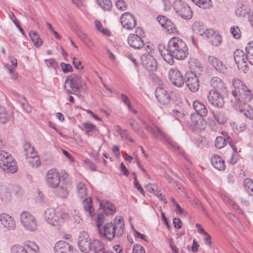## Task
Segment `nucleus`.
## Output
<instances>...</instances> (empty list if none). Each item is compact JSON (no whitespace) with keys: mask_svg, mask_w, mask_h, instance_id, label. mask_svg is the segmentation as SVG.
I'll return each instance as SVG.
<instances>
[{"mask_svg":"<svg viewBox=\"0 0 253 253\" xmlns=\"http://www.w3.org/2000/svg\"><path fill=\"white\" fill-rule=\"evenodd\" d=\"M158 48L164 59L171 65L174 64V58L177 60H183L188 54V46L179 38H171L167 45L160 44Z\"/></svg>","mask_w":253,"mask_h":253,"instance_id":"obj_1","label":"nucleus"},{"mask_svg":"<svg viewBox=\"0 0 253 253\" xmlns=\"http://www.w3.org/2000/svg\"><path fill=\"white\" fill-rule=\"evenodd\" d=\"M125 222L123 218L118 216L113 223L107 222L98 230L100 235L108 241H112L116 237H121L124 233Z\"/></svg>","mask_w":253,"mask_h":253,"instance_id":"obj_2","label":"nucleus"},{"mask_svg":"<svg viewBox=\"0 0 253 253\" xmlns=\"http://www.w3.org/2000/svg\"><path fill=\"white\" fill-rule=\"evenodd\" d=\"M84 84L81 77L74 74L69 77L65 81L64 88L69 94L77 95L79 93V88Z\"/></svg>","mask_w":253,"mask_h":253,"instance_id":"obj_3","label":"nucleus"},{"mask_svg":"<svg viewBox=\"0 0 253 253\" xmlns=\"http://www.w3.org/2000/svg\"><path fill=\"white\" fill-rule=\"evenodd\" d=\"M45 217L48 223L53 226H60L69 218V215L66 212H56L53 209H49L45 211Z\"/></svg>","mask_w":253,"mask_h":253,"instance_id":"obj_4","label":"nucleus"},{"mask_svg":"<svg viewBox=\"0 0 253 253\" xmlns=\"http://www.w3.org/2000/svg\"><path fill=\"white\" fill-rule=\"evenodd\" d=\"M20 222L23 227L27 231L34 232L38 229L36 219L29 212L24 211L21 213Z\"/></svg>","mask_w":253,"mask_h":253,"instance_id":"obj_5","label":"nucleus"},{"mask_svg":"<svg viewBox=\"0 0 253 253\" xmlns=\"http://www.w3.org/2000/svg\"><path fill=\"white\" fill-rule=\"evenodd\" d=\"M173 8L175 11L184 19H190L192 17V11L190 7L181 0H175L173 3Z\"/></svg>","mask_w":253,"mask_h":253,"instance_id":"obj_6","label":"nucleus"},{"mask_svg":"<svg viewBox=\"0 0 253 253\" xmlns=\"http://www.w3.org/2000/svg\"><path fill=\"white\" fill-rule=\"evenodd\" d=\"M78 245L81 251L84 253H88L91 250L92 242L87 232L82 231L80 233Z\"/></svg>","mask_w":253,"mask_h":253,"instance_id":"obj_7","label":"nucleus"},{"mask_svg":"<svg viewBox=\"0 0 253 253\" xmlns=\"http://www.w3.org/2000/svg\"><path fill=\"white\" fill-rule=\"evenodd\" d=\"M137 34H130L127 38V42L128 44L134 49H140L142 48L144 43L141 36H143L144 32L140 27H137L136 29Z\"/></svg>","mask_w":253,"mask_h":253,"instance_id":"obj_8","label":"nucleus"},{"mask_svg":"<svg viewBox=\"0 0 253 253\" xmlns=\"http://www.w3.org/2000/svg\"><path fill=\"white\" fill-rule=\"evenodd\" d=\"M39 247L35 243H30L23 246L14 245L11 248V253H40Z\"/></svg>","mask_w":253,"mask_h":253,"instance_id":"obj_9","label":"nucleus"},{"mask_svg":"<svg viewBox=\"0 0 253 253\" xmlns=\"http://www.w3.org/2000/svg\"><path fill=\"white\" fill-rule=\"evenodd\" d=\"M184 82L193 92H197L199 88V81L196 74L193 72L187 73L185 75Z\"/></svg>","mask_w":253,"mask_h":253,"instance_id":"obj_10","label":"nucleus"},{"mask_svg":"<svg viewBox=\"0 0 253 253\" xmlns=\"http://www.w3.org/2000/svg\"><path fill=\"white\" fill-rule=\"evenodd\" d=\"M224 92H219L215 91H209L208 95L210 103L214 107L222 108L224 104L223 98Z\"/></svg>","mask_w":253,"mask_h":253,"instance_id":"obj_11","label":"nucleus"},{"mask_svg":"<svg viewBox=\"0 0 253 253\" xmlns=\"http://www.w3.org/2000/svg\"><path fill=\"white\" fill-rule=\"evenodd\" d=\"M234 58L239 70L246 73L248 70L247 63V54L241 50L237 49L234 53Z\"/></svg>","mask_w":253,"mask_h":253,"instance_id":"obj_12","label":"nucleus"},{"mask_svg":"<svg viewBox=\"0 0 253 253\" xmlns=\"http://www.w3.org/2000/svg\"><path fill=\"white\" fill-rule=\"evenodd\" d=\"M140 58L142 65L148 71L153 72L157 70V61L150 54H143L141 55Z\"/></svg>","mask_w":253,"mask_h":253,"instance_id":"obj_13","label":"nucleus"},{"mask_svg":"<svg viewBox=\"0 0 253 253\" xmlns=\"http://www.w3.org/2000/svg\"><path fill=\"white\" fill-rule=\"evenodd\" d=\"M169 77L171 83L175 86L181 87L184 84L185 78L177 69L171 68L169 71Z\"/></svg>","mask_w":253,"mask_h":253,"instance_id":"obj_14","label":"nucleus"},{"mask_svg":"<svg viewBox=\"0 0 253 253\" xmlns=\"http://www.w3.org/2000/svg\"><path fill=\"white\" fill-rule=\"evenodd\" d=\"M60 182V177L58 171L56 169H50L46 174V182L47 185L52 188L57 187Z\"/></svg>","mask_w":253,"mask_h":253,"instance_id":"obj_15","label":"nucleus"},{"mask_svg":"<svg viewBox=\"0 0 253 253\" xmlns=\"http://www.w3.org/2000/svg\"><path fill=\"white\" fill-rule=\"evenodd\" d=\"M121 22L123 26L127 30L132 29L136 25L134 16L129 12H125L122 15Z\"/></svg>","mask_w":253,"mask_h":253,"instance_id":"obj_16","label":"nucleus"},{"mask_svg":"<svg viewBox=\"0 0 253 253\" xmlns=\"http://www.w3.org/2000/svg\"><path fill=\"white\" fill-rule=\"evenodd\" d=\"M253 98V94L246 86V88L241 90L238 93V96L235 99L234 104L245 105V104H247V102L251 100Z\"/></svg>","mask_w":253,"mask_h":253,"instance_id":"obj_17","label":"nucleus"},{"mask_svg":"<svg viewBox=\"0 0 253 253\" xmlns=\"http://www.w3.org/2000/svg\"><path fill=\"white\" fill-rule=\"evenodd\" d=\"M208 60L211 65L219 73L226 74L227 72L226 65L219 58L214 56H209Z\"/></svg>","mask_w":253,"mask_h":253,"instance_id":"obj_18","label":"nucleus"},{"mask_svg":"<svg viewBox=\"0 0 253 253\" xmlns=\"http://www.w3.org/2000/svg\"><path fill=\"white\" fill-rule=\"evenodd\" d=\"M155 96L158 101L163 105H166L170 102L169 93L163 87H158L156 88Z\"/></svg>","mask_w":253,"mask_h":253,"instance_id":"obj_19","label":"nucleus"},{"mask_svg":"<svg viewBox=\"0 0 253 253\" xmlns=\"http://www.w3.org/2000/svg\"><path fill=\"white\" fill-rule=\"evenodd\" d=\"M0 221L3 227L8 230H13L15 229L16 223L15 220L11 216L7 214H1Z\"/></svg>","mask_w":253,"mask_h":253,"instance_id":"obj_20","label":"nucleus"},{"mask_svg":"<svg viewBox=\"0 0 253 253\" xmlns=\"http://www.w3.org/2000/svg\"><path fill=\"white\" fill-rule=\"evenodd\" d=\"M55 253H73V247L64 241L57 242L54 247Z\"/></svg>","mask_w":253,"mask_h":253,"instance_id":"obj_21","label":"nucleus"},{"mask_svg":"<svg viewBox=\"0 0 253 253\" xmlns=\"http://www.w3.org/2000/svg\"><path fill=\"white\" fill-rule=\"evenodd\" d=\"M211 84L213 87L210 91H215L225 93L226 87L223 81L218 77H213L211 80Z\"/></svg>","mask_w":253,"mask_h":253,"instance_id":"obj_22","label":"nucleus"},{"mask_svg":"<svg viewBox=\"0 0 253 253\" xmlns=\"http://www.w3.org/2000/svg\"><path fill=\"white\" fill-rule=\"evenodd\" d=\"M234 107L236 110H238L246 118L250 120L253 119V109L248 104H234Z\"/></svg>","mask_w":253,"mask_h":253,"instance_id":"obj_23","label":"nucleus"},{"mask_svg":"<svg viewBox=\"0 0 253 253\" xmlns=\"http://www.w3.org/2000/svg\"><path fill=\"white\" fill-rule=\"evenodd\" d=\"M0 167L11 173H14L17 170L16 163L12 157H8L6 161H3V164H0Z\"/></svg>","mask_w":253,"mask_h":253,"instance_id":"obj_24","label":"nucleus"},{"mask_svg":"<svg viewBox=\"0 0 253 253\" xmlns=\"http://www.w3.org/2000/svg\"><path fill=\"white\" fill-rule=\"evenodd\" d=\"M100 207L101 211L106 212L110 215H113L116 211V207L114 204L108 200H102L100 202Z\"/></svg>","mask_w":253,"mask_h":253,"instance_id":"obj_25","label":"nucleus"},{"mask_svg":"<svg viewBox=\"0 0 253 253\" xmlns=\"http://www.w3.org/2000/svg\"><path fill=\"white\" fill-rule=\"evenodd\" d=\"M211 161L212 165L216 169L219 170H224L225 165L223 160L218 155H213L211 156Z\"/></svg>","mask_w":253,"mask_h":253,"instance_id":"obj_26","label":"nucleus"},{"mask_svg":"<svg viewBox=\"0 0 253 253\" xmlns=\"http://www.w3.org/2000/svg\"><path fill=\"white\" fill-rule=\"evenodd\" d=\"M193 106L196 112V114L203 117L207 115L208 109L202 102L198 100L194 101L193 103Z\"/></svg>","mask_w":253,"mask_h":253,"instance_id":"obj_27","label":"nucleus"},{"mask_svg":"<svg viewBox=\"0 0 253 253\" xmlns=\"http://www.w3.org/2000/svg\"><path fill=\"white\" fill-rule=\"evenodd\" d=\"M83 202L84 206V209L86 213L89 216L92 217L95 214V212L94 211V209L92 207L91 198L90 197L86 198L83 200Z\"/></svg>","mask_w":253,"mask_h":253,"instance_id":"obj_28","label":"nucleus"},{"mask_svg":"<svg viewBox=\"0 0 253 253\" xmlns=\"http://www.w3.org/2000/svg\"><path fill=\"white\" fill-rule=\"evenodd\" d=\"M91 249L94 253H108L105 250L104 244L98 240H95L92 242Z\"/></svg>","mask_w":253,"mask_h":253,"instance_id":"obj_29","label":"nucleus"},{"mask_svg":"<svg viewBox=\"0 0 253 253\" xmlns=\"http://www.w3.org/2000/svg\"><path fill=\"white\" fill-rule=\"evenodd\" d=\"M233 85L235 89L232 91V95L235 99L238 96V93L241 90L246 88V85L239 79H234L233 81Z\"/></svg>","mask_w":253,"mask_h":253,"instance_id":"obj_30","label":"nucleus"},{"mask_svg":"<svg viewBox=\"0 0 253 253\" xmlns=\"http://www.w3.org/2000/svg\"><path fill=\"white\" fill-rule=\"evenodd\" d=\"M203 116H201L200 115L195 113H192L191 115V125L193 127L200 128L201 124L203 121Z\"/></svg>","mask_w":253,"mask_h":253,"instance_id":"obj_31","label":"nucleus"},{"mask_svg":"<svg viewBox=\"0 0 253 253\" xmlns=\"http://www.w3.org/2000/svg\"><path fill=\"white\" fill-rule=\"evenodd\" d=\"M30 37L34 42V44L37 47H39L42 44V41L40 38L39 34L34 30L30 31L29 34Z\"/></svg>","mask_w":253,"mask_h":253,"instance_id":"obj_32","label":"nucleus"},{"mask_svg":"<svg viewBox=\"0 0 253 253\" xmlns=\"http://www.w3.org/2000/svg\"><path fill=\"white\" fill-rule=\"evenodd\" d=\"M192 28L196 34L200 35H202L206 29L203 23L200 21L195 22L192 25Z\"/></svg>","mask_w":253,"mask_h":253,"instance_id":"obj_33","label":"nucleus"},{"mask_svg":"<svg viewBox=\"0 0 253 253\" xmlns=\"http://www.w3.org/2000/svg\"><path fill=\"white\" fill-rule=\"evenodd\" d=\"M106 212H104L103 211H101L98 214L97 217L96 219V226L97 227L98 230L101 228V226L103 223L107 220L106 218L109 214H107L105 213Z\"/></svg>","mask_w":253,"mask_h":253,"instance_id":"obj_34","label":"nucleus"},{"mask_svg":"<svg viewBox=\"0 0 253 253\" xmlns=\"http://www.w3.org/2000/svg\"><path fill=\"white\" fill-rule=\"evenodd\" d=\"M247 52V60L253 65V42H249L246 47Z\"/></svg>","mask_w":253,"mask_h":253,"instance_id":"obj_35","label":"nucleus"},{"mask_svg":"<svg viewBox=\"0 0 253 253\" xmlns=\"http://www.w3.org/2000/svg\"><path fill=\"white\" fill-rule=\"evenodd\" d=\"M249 10L247 5L241 4L235 10V13L239 17H244L249 13Z\"/></svg>","mask_w":253,"mask_h":253,"instance_id":"obj_36","label":"nucleus"},{"mask_svg":"<svg viewBox=\"0 0 253 253\" xmlns=\"http://www.w3.org/2000/svg\"><path fill=\"white\" fill-rule=\"evenodd\" d=\"M25 156L26 159L29 157H33L34 153H36L34 151V148L31 146L29 143H26L23 145Z\"/></svg>","mask_w":253,"mask_h":253,"instance_id":"obj_37","label":"nucleus"},{"mask_svg":"<svg viewBox=\"0 0 253 253\" xmlns=\"http://www.w3.org/2000/svg\"><path fill=\"white\" fill-rule=\"evenodd\" d=\"M97 3L104 11H109L112 6L110 0H96Z\"/></svg>","mask_w":253,"mask_h":253,"instance_id":"obj_38","label":"nucleus"},{"mask_svg":"<svg viewBox=\"0 0 253 253\" xmlns=\"http://www.w3.org/2000/svg\"><path fill=\"white\" fill-rule=\"evenodd\" d=\"M164 28L168 32L170 33H175L177 32L176 28L175 26L173 24L172 22L168 18L166 23L164 26Z\"/></svg>","mask_w":253,"mask_h":253,"instance_id":"obj_39","label":"nucleus"},{"mask_svg":"<svg viewBox=\"0 0 253 253\" xmlns=\"http://www.w3.org/2000/svg\"><path fill=\"white\" fill-rule=\"evenodd\" d=\"M158 131L161 135L162 137H163L166 141L174 149H179V146H178L166 134H165L163 131H162L160 129H158Z\"/></svg>","mask_w":253,"mask_h":253,"instance_id":"obj_40","label":"nucleus"},{"mask_svg":"<svg viewBox=\"0 0 253 253\" xmlns=\"http://www.w3.org/2000/svg\"><path fill=\"white\" fill-rule=\"evenodd\" d=\"M227 139L222 136H218L215 140V146L218 149L223 148L227 144Z\"/></svg>","mask_w":253,"mask_h":253,"instance_id":"obj_41","label":"nucleus"},{"mask_svg":"<svg viewBox=\"0 0 253 253\" xmlns=\"http://www.w3.org/2000/svg\"><path fill=\"white\" fill-rule=\"evenodd\" d=\"M33 157H29V163L31 164L33 167H38L41 165L40 158L37 155L36 153H34Z\"/></svg>","mask_w":253,"mask_h":253,"instance_id":"obj_42","label":"nucleus"},{"mask_svg":"<svg viewBox=\"0 0 253 253\" xmlns=\"http://www.w3.org/2000/svg\"><path fill=\"white\" fill-rule=\"evenodd\" d=\"M213 117L215 120L219 124H223L226 121V119L224 117V115L220 112L214 113Z\"/></svg>","mask_w":253,"mask_h":253,"instance_id":"obj_43","label":"nucleus"},{"mask_svg":"<svg viewBox=\"0 0 253 253\" xmlns=\"http://www.w3.org/2000/svg\"><path fill=\"white\" fill-rule=\"evenodd\" d=\"M221 42L222 38L218 34H215L212 38L210 39V43L212 45L216 46L219 45L221 43Z\"/></svg>","mask_w":253,"mask_h":253,"instance_id":"obj_44","label":"nucleus"},{"mask_svg":"<svg viewBox=\"0 0 253 253\" xmlns=\"http://www.w3.org/2000/svg\"><path fill=\"white\" fill-rule=\"evenodd\" d=\"M196 5L200 7L205 8L210 4L211 0H191Z\"/></svg>","mask_w":253,"mask_h":253,"instance_id":"obj_45","label":"nucleus"},{"mask_svg":"<svg viewBox=\"0 0 253 253\" xmlns=\"http://www.w3.org/2000/svg\"><path fill=\"white\" fill-rule=\"evenodd\" d=\"M95 128V126L89 123H84L83 124V130L84 131L86 134L93 131Z\"/></svg>","mask_w":253,"mask_h":253,"instance_id":"obj_46","label":"nucleus"},{"mask_svg":"<svg viewBox=\"0 0 253 253\" xmlns=\"http://www.w3.org/2000/svg\"><path fill=\"white\" fill-rule=\"evenodd\" d=\"M95 26L97 30L101 33H103L106 35H109L110 33V31L108 30L105 29L102 27V24L99 21H95Z\"/></svg>","mask_w":253,"mask_h":253,"instance_id":"obj_47","label":"nucleus"},{"mask_svg":"<svg viewBox=\"0 0 253 253\" xmlns=\"http://www.w3.org/2000/svg\"><path fill=\"white\" fill-rule=\"evenodd\" d=\"M244 188L246 190H253V181L247 178L244 180Z\"/></svg>","mask_w":253,"mask_h":253,"instance_id":"obj_48","label":"nucleus"},{"mask_svg":"<svg viewBox=\"0 0 253 253\" xmlns=\"http://www.w3.org/2000/svg\"><path fill=\"white\" fill-rule=\"evenodd\" d=\"M0 196L3 201L7 202L10 200L11 195L9 191H0Z\"/></svg>","mask_w":253,"mask_h":253,"instance_id":"obj_49","label":"nucleus"},{"mask_svg":"<svg viewBox=\"0 0 253 253\" xmlns=\"http://www.w3.org/2000/svg\"><path fill=\"white\" fill-rule=\"evenodd\" d=\"M230 32L235 39H239L241 37L240 30L237 26L231 27Z\"/></svg>","mask_w":253,"mask_h":253,"instance_id":"obj_50","label":"nucleus"},{"mask_svg":"<svg viewBox=\"0 0 253 253\" xmlns=\"http://www.w3.org/2000/svg\"><path fill=\"white\" fill-rule=\"evenodd\" d=\"M132 253H145V251L141 245L135 244L133 246Z\"/></svg>","mask_w":253,"mask_h":253,"instance_id":"obj_51","label":"nucleus"},{"mask_svg":"<svg viewBox=\"0 0 253 253\" xmlns=\"http://www.w3.org/2000/svg\"><path fill=\"white\" fill-rule=\"evenodd\" d=\"M117 7L122 10H125L127 7V3L124 0H118L116 2Z\"/></svg>","mask_w":253,"mask_h":253,"instance_id":"obj_52","label":"nucleus"},{"mask_svg":"<svg viewBox=\"0 0 253 253\" xmlns=\"http://www.w3.org/2000/svg\"><path fill=\"white\" fill-rule=\"evenodd\" d=\"M216 34V33L215 32V31L212 29H205L203 34L202 36H204V38L211 39Z\"/></svg>","mask_w":253,"mask_h":253,"instance_id":"obj_53","label":"nucleus"},{"mask_svg":"<svg viewBox=\"0 0 253 253\" xmlns=\"http://www.w3.org/2000/svg\"><path fill=\"white\" fill-rule=\"evenodd\" d=\"M9 157H12V156L4 151L0 150V164H3V161H6L7 158Z\"/></svg>","mask_w":253,"mask_h":253,"instance_id":"obj_54","label":"nucleus"},{"mask_svg":"<svg viewBox=\"0 0 253 253\" xmlns=\"http://www.w3.org/2000/svg\"><path fill=\"white\" fill-rule=\"evenodd\" d=\"M116 130L122 137L125 138L126 139H128L127 131L126 129H123L120 126H117Z\"/></svg>","mask_w":253,"mask_h":253,"instance_id":"obj_55","label":"nucleus"},{"mask_svg":"<svg viewBox=\"0 0 253 253\" xmlns=\"http://www.w3.org/2000/svg\"><path fill=\"white\" fill-rule=\"evenodd\" d=\"M130 122L129 123V125L131 126L132 129L134 131H139L141 127L138 122L133 119H130Z\"/></svg>","mask_w":253,"mask_h":253,"instance_id":"obj_56","label":"nucleus"},{"mask_svg":"<svg viewBox=\"0 0 253 253\" xmlns=\"http://www.w3.org/2000/svg\"><path fill=\"white\" fill-rule=\"evenodd\" d=\"M60 66L64 73H68L72 70V67L69 64L62 62L60 64Z\"/></svg>","mask_w":253,"mask_h":253,"instance_id":"obj_57","label":"nucleus"},{"mask_svg":"<svg viewBox=\"0 0 253 253\" xmlns=\"http://www.w3.org/2000/svg\"><path fill=\"white\" fill-rule=\"evenodd\" d=\"M55 194L59 198H67L68 192L67 191H54Z\"/></svg>","mask_w":253,"mask_h":253,"instance_id":"obj_58","label":"nucleus"},{"mask_svg":"<svg viewBox=\"0 0 253 253\" xmlns=\"http://www.w3.org/2000/svg\"><path fill=\"white\" fill-rule=\"evenodd\" d=\"M173 115L175 116L176 119L180 121V120L183 118L184 116V114L182 112L178 111L176 109H173L172 110Z\"/></svg>","mask_w":253,"mask_h":253,"instance_id":"obj_59","label":"nucleus"},{"mask_svg":"<svg viewBox=\"0 0 253 253\" xmlns=\"http://www.w3.org/2000/svg\"><path fill=\"white\" fill-rule=\"evenodd\" d=\"M227 141H228L230 146H231V147L232 148V149L233 151V153L237 154V152H237V148L236 146L233 143V141L232 139L229 136H227Z\"/></svg>","mask_w":253,"mask_h":253,"instance_id":"obj_60","label":"nucleus"},{"mask_svg":"<svg viewBox=\"0 0 253 253\" xmlns=\"http://www.w3.org/2000/svg\"><path fill=\"white\" fill-rule=\"evenodd\" d=\"M157 19L161 26L164 27L166 21H167L168 18L165 16H158L157 17Z\"/></svg>","mask_w":253,"mask_h":253,"instance_id":"obj_61","label":"nucleus"},{"mask_svg":"<svg viewBox=\"0 0 253 253\" xmlns=\"http://www.w3.org/2000/svg\"><path fill=\"white\" fill-rule=\"evenodd\" d=\"M173 223L175 228L177 229H179L182 226V222L179 218H174Z\"/></svg>","mask_w":253,"mask_h":253,"instance_id":"obj_62","label":"nucleus"},{"mask_svg":"<svg viewBox=\"0 0 253 253\" xmlns=\"http://www.w3.org/2000/svg\"><path fill=\"white\" fill-rule=\"evenodd\" d=\"M8 70V72L11 75V78L15 80L17 78V73L15 72V71L12 69H10L8 67L5 66Z\"/></svg>","mask_w":253,"mask_h":253,"instance_id":"obj_63","label":"nucleus"},{"mask_svg":"<svg viewBox=\"0 0 253 253\" xmlns=\"http://www.w3.org/2000/svg\"><path fill=\"white\" fill-rule=\"evenodd\" d=\"M238 160L237 154L232 153L231 156V158L229 159L228 162L232 165H234L236 163Z\"/></svg>","mask_w":253,"mask_h":253,"instance_id":"obj_64","label":"nucleus"}]
</instances>
